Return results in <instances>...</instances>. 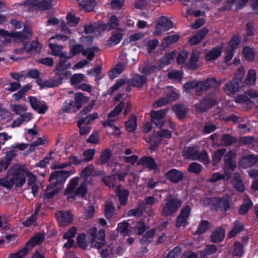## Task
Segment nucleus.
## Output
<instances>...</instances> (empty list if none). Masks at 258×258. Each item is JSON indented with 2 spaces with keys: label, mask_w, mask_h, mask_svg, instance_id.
<instances>
[{
  "label": "nucleus",
  "mask_w": 258,
  "mask_h": 258,
  "mask_svg": "<svg viewBox=\"0 0 258 258\" xmlns=\"http://www.w3.org/2000/svg\"><path fill=\"white\" fill-rule=\"evenodd\" d=\"M26 176L28 178V185L36 183L37 177L27 167L24 165H15L8 171L6 177L0 179V185L7 188H11L14 184L17 187H21L26 182Z\"/></svg>",
  "instance_id": "f257e3e1"
},
{
  "label": "nucleus",
  "mask_w": 258,
  "mask_h": 258,
  "mask_svg": "<svg viewBox=\"0 0 258 258\" xmlns=\"http://www.w3.org/2000/svg\"><path fill=\"white\" fill-rule=\"evenodd\" d=\"M10 23L16 29H21L23 26L22 32L12 31L9 33L7 31L0 29L1 42L7 43L10 42L13 40L23 42L31 36L32 32L30 28L26 25H23L21 22L13 19L11 21Z\"/></svg>",
  "instance_id": "f03ea898"
},
{
  "label": "nucleus",
  "mask_w": 258,
  "mask_h": 258,
  "mask_svg": "<svg viewBox=\"0 0 258 258\" xmlns=\"http://www.w3.org/2000/svg\"><path fill=\"white\" fill-rule=\"evenodd\" d=\"M55 76L48 80L44 81L41 79L37 80V84L41 88H52L61 84L64 78V67L61 61L56 66Z\"/></svg>",
  "instance_id": "7ed1b4c3"
},
{
  "label": "nucleus",
  "mask_w": 258,
  "mask_h": 258,
  "mask_svg": "<svg viewBox=\"0 0 258 258\" xmlns=\"http://www.w3.org/2000/svg\"><path fill=\"white\" fill-rule=\"evenodd\" d=\"M217 104L215 93L211 92L205 95L199 103L195 105V111L197 113H203L208 111Z\"/></svg>",
  "instance_id": "20e7f679"
},
{
  "label": "nucleus",
  "mask_w": 258,
  "mask_h": 258,
  "mask_svg": "<svg viewBox=\"0 0 258 258\" xmlns=\"http://www.w3.org/2000/svg\"><path fill=\"white\" fill-rule=\"evenodd\" d=\"M52 2L53 0H25L18 5L25 11L46 10L51 7Z\"/></svg>",
  "instance_id": "39448f33"
},
{
  "label": "nucleus",
  "mask_w": 258,
  "mask_h": 258,
  "mask_svg": "<svg viewBox=\"0 0 258 258\" xmlns=\"http://www.w3.org/2000/svg\"><path fill=\"white\" fill-rule=\"evenodd\" d=\"M165 204L162 211L161 214L164 217L172 215L176 212L182 205V201L169 195L165 199Z\"/></svg>",
  "instance_id": "423d86ee"
},
{
  "label": "nucleus",
  "mask_w": 258,
  "mask_h": 258,
  "mask_svg": "<svg viewBox=\"0 0 258 258\" xmlns=\"http://www.w3.org/2000/svg\"><path fill=\"white\" fill-rule=\"evenodd\" d=\"M45 238V235L43 233H37L35 235L27 242L26 246L22 249L19 250L17 253L11 254L9 258H22L24 256L29 248H32L37 244H40Z\"/></svg>",
  "instance_id": "0eeeda50"
},
{
  "label": "nucleus",
  "mask_w": 258,
  "mask_h": 258,
  "mask_svg": "<svg viewBox=\"0 0 258 258\" xmlns=\"http://www.w3.org/2000/svg\"><path fill=\"white\" fill-rule=\"evenodd\" d=\"M64 37L62 35H56L55 37H52L49 40V47L51 50V54L53 55L59 56L60 60L59 63L62 61L64 66V59L63 58V46L60 45V42H64Z\"/></svg>",
  "instance_id": "6e6552de"
},
{
  "label": "nucleus",
  "mask_w": 258,
  "mask_h": 258,
  "mask_svg": "<svg viewBox=\"0 0 258 258\" xmlns=\"http://www.w3.org/2000/svg\"><path fill=\"white\" fill-rule=\"evenodd\" d=\"M97 230L96 227H93L88 230L87 233L90 235L89 238L91 244H93L92 246L99 249L105 244V232L104 229H101L97 234Z\"/></svg>",
  "instance_id": "1a4fd4ad"
},
{
  "label": "nucleus",
  "mask_w": 258,
  "mask_h": 258,
  "mask_svg": "<svg viewBox=\"0 0 258 258\" xmlns=\"http://www.w3.org/2000/svg\"><path fill=\"white\" fill-rule=\"evenodd\" d=\"M221 84L222 80H217L216 78H208L204 81H198L199 93L201 94L212 88H214L216 90L219 88Z\"/></svg>",
  "instance_id": "9d476101"
},
{
  "label": "nucleus",
  "mask_w": 258,
  "mask_h": 258,
  "mask_svg": "<svg viewBox=\"0 0 258 258\" xmlns=\"http://www.w3.org/2000/svg\"><path fill=\"white\" fill-rule=\"evenodd\" d=\"M255 98L258 97V92L254 90H248L243 95H240L235 98V101L237 103L244 104L247 109H250L254 105V102L250 99Z\"/></svg>",
  "instance_id": "9b49d317"
},
{
  "label": "nucleus",
  "mask_w": 258,
  "mask_h": 258,
  "mask_svg": "<svg viewBox=\"0 0 258 258\" xmlns=\"http://www.w3.org/2000/svg\"><path fill=\"white\" fill-rule=\"evenodd\" d=\"M173 27V23L167 18L162 16L157 20V23L155 24L156 30L154 32V35L159 36L163 31H166Z\"/></svg>",
  "instance_id": "f8f14e48"
},
{
  "label": "nucleus",
  "mask_w": 258,
  "mask_h": 258,
  "mask_svg": "<svg viewBox=\"0 0 258 258\" xmlns=\"http://www.w3.org/2000/svg\"><path fill=\"white\" fill-rule=\"evenodd\" d=\"M190 207L186 205L182 208L180 214L177 216L175 222V226L177 228L184 226L187 224V220L190 215Z\"/></svg>",
  "instance_id": "ddd939ff"
},
{
  "label": "nucleus",
  "mask_w": 258,
  "mask_h": 258,
  "mask_svg": "<svg viewBox=\"0 0 258 258\" xmlns=\"http://www.w3.org/2000/svg\"><path fill=\"white\" fill-rule=\"evenodd\" d=\"M29 101L31 107L34 110L37 111L39 114L45 113L48 108L45 102L40 101L35 97H29Z\"/></svg>",
  "instance_id": "4468645a"
},
{
  "label": "nucleus",
  "mask_w": 258,
  "mask_h": 258,
  "mask_svg": "<svg viewBox=\"0 0 258 258\" xmlns=\"http://www.w3.org/2000/svg\"><path fill=\"white\" fill-rule=\"evenodd\" d=\"M224 161L226 170L234 171L236 167L235 161V155L232 151H229L224 156ZM228 177H230V175H228L227 171H225Z\"/></svg>",
  "instance_id": "2eb2a0df"
},
{
  "label": "nucleus",
  "mask_w": 258,
  "mask_h": 258,
  "mask_svg": "<svg viewBox=\"0 0 258 258\" xmlns=\"http://www.w3.org/2000/svg\"><path fill=\"white\" fill-rule=\"evenodd\" d=\"M165 177L172 183H177L182 181L185 176L182 171L172 169L166 173Z\"/></svg>",
  "instance_id": "dca6fc26"
},
{
  "label": "nucleus",
  "mask_w": 258,
  "mask_h": 258,
  "mask_svg": "<svg viewBox=\"0 0 258 258\" xmlns=\"http://www.w3.org/2000/svg\"><path fill=\"white\" fill-rule=\"evenodd\" d=\"M216 210L226 211L229 208V201L227 198H214L212 203Z\"/></svg>",
  "instance_id": "f3484780"
},
{
  "label": "nucleus",
  "mask_w": 258,
  "mask_h": 258,
  "mask_svg": "<svg viewBox=\"0 0 258 258\" xmlns=\"http://www.w3.org/2000/svg\"><path fill=\"white\" fill-rule=\"evenodd\" d=\"M104 25L103 23L98 21L93 23L85 24L84 26V32L86 34H91L95 32H100L103 31Z\"/></svg>",
  "instance_id": "a211bd4d"
},
{
  "label": "nucleus",
  "mask_w": 258,
  "mask_h": 258,
  "mask_svg": "<svg viewBox=\"0 0 258 258\" xmlns=\"http://www.w3.org/2000/svg\"><path fill=\"white\" fill-rule=\"evenodd\" d=\"M199 150L198 147H184L182 151V155L185 159L196 160L198 158Z\"/></svg>",
  "instance_id": "6ab92c4d"
},
{
  "label": "nucleus",
  "mask_w": 258,
  "mask_h": 258,
  "mask_svg": "<svg viewBox=\"0 0 258 258\" xmlns=\"http://www.w3.org/2000/svg\"><path fill=\"white\" fill-rule=\"evenodd\" d=\"M51 184L57 186L59 183L64 181V171L63 170H58L53 172L49 177Z\"/></svg>",
  "instance_id": "aec40b11"
},
{
  "label": "nucleus",
  "mask_w": 258,
  "mask_h": 258,
  "mask_svg": "<svg viewBox=\"0 0 258 258\" xmlns=\"http://www.w3.org/2000/svg\"><path fill=\"white\" fill-rule=\"evenodd\" d=\"M115 193L119 198L120 205H126L130 193L128 190L126 189L122 185H119L115 189Z\"/></svg>",
  "instance_id": "412c9836"
},
{
  "label": "nucleus",
  "mask_w": 258,
  "mask_h": 258,
  "mask_svg": "<svg viewBox=\"0 0 258 258\" xmlns=\"http://www.w3.org/2000/svg\"><path fill=\"white\" fill-rule=\"evenodd\" d=\"M241 86V84L232 80L225 85L224 91L228 95H232L238 91Z\"/></svg>",
  "instance_id": "4be33fe9"
},
{
  "label": "nucleus",
  "mask_w": 258,
  "mask_h": 258,
  "mask_svg": "<svg viewBox=\"0 0 258 258\" xmlns=\"http://www.w3.org/2000/svg\"><path fill=\"white\" fill-rule=\"evenodd\" d=\"M172 108L176 116L180 120H182L185 118L188 111V108L187 106L181 104L174 105Z\"/></svg>",
  "instance_id": "5701e85b"
},
{
  "label": "nucleus",
  "mask_w": 258,
  "mask_h": 258,
  "mask_svg": "<svg viewBox=\"0 0 258 258\" xmlns=\"http://www.w3.org/2000/svg\"><path fill=\"white\" fill-rule=\"evenodd\" d=\"M147 78L144 75L136 74L131 80L130 86L141 88L147 83Z\"/></svg>",
  "instance_id": "b1692460"
},
{
  "label": "nucleus",
  "mask_w": 258,
  "mask_h": 258,
  "mask_svg": "<svg viewBox=\"0 0 258 258\" xmlns=\"http://www.w3.org/2000/svg\"><path fill=\"white\" fill-rule=\"evenodd\" d=\"M138 165L146 166L150 170H156L158 166L154 159L150 156H144L141 158L137 163Z\"/></svg>",
  "instance_id": "393cba45"
},
{
  "label": "nucleus",
  "mask_w": 258,
  "mask_h": 258,
  "mask_svg": "<svg viewBox=\"0 0 258 258\" xmlns=\"http://www.w3.org/2000/svg\"><path fill=\"white\" fill-rule=\"evenodd\" d=\"M200 57V52L198 50L193 51L190 56V58L187 63V67L188 69L196 70L199 66L198 64V61Z\"/></svg>",
  "instance_id": "a878e982"
},
{
  "label": "nucleus",
  "mask_w": 258,
  "mask_h": 258,
  "mask_svg": "<svg viewBox=\"0 0 258 258\" xmlns=\"http://www.w3.org/2000/svg\"><path fill=\"white\" fill-rule=\"evenodd\" d=\"M208 32L209 30L207 28L201 29L189 39V44L190 45L199 44L204 39Z\"/></svg>",
  "instance_id": "bb28decb"
},
{
  "label": "nucleus",
  "mask_w": 258,
  "mask_h": 258,
  "mask_svg": "<svg viewBox=\"0 0 258 258\" xmlns=\"http://www.w3.org/2000/svg\"><path fill=\"white\" fill-rule=\"evenodd\" d=\"M89 100V98L83 95L81 93H77L75 96V102L70 101L69 103L71 106H75L78 110L80 109L83 105L86 104Z\"/></svg>",
  "instance_id": "cd10ccee"
},
{
  "label": "nucleus",
  "mask_w": 258,
  "mask_h": 258,
  "mask_svg": "<svg viewBox=\"0 0 258 258\" xmlns=\"http://www.w3.org/2000/svg\"><path fill=\"white\" fill-rule=\"evenodd\" d=\"M50 184L47 186L45 191V194L43 196V199L45 202H48L49 199L53 198L55 195H57L60 192V188L54 186V188L52 187L51 185Z\"/></svg>",
  "instance_id": "c85d7f7f"
},
{
  "label": "nucleus",
  "mask_w": 258,
  "mask_h": 258,
  "mask_svg": "<svg viewBox=\"0 0 258 258\" xmlns=\"http://www.w3.org/2000/svg\"><path fill=\"white\" fill-rule=\"evenodd\" d=\"M231 183L238 191L242 192L244 190V185L238 173H234L231 180Z\"/></svg>",
  "instance_id": "c756f323"
},
{
  "label": "nucleus",
  "mask_w": 258,
  "mask_h": 258,
  "mask_svg": "<svg viewBox=\"0 0 258 258\" xmlns=\"http://www.w3.org/2000/svg\"><path fill=\"white\" fill-rule=\"evenodd\" d=\"M225 237V230L222 227L214 230L211 235V240L213 242H219L222 241Z\"/></svg>",
  "instance_id": "7c9ffc66"
},
{
  "label": "nucleus",
  "mask_w": 258,
  "mask_h": 258,
  "mask_svg": "<svg viewBox=\"0 0 258 258\" xmlns=\"http://www.w3.org/2000/svg\"><path fill=\"white\" fill-rule=\"evenodd\" d=\"M77 232V228L73 226L66 232V239H68L67 242L66 243V247H71L74 244L75 241L73 239L76 235Z\"/></svg>",
  "instance_id": "2f4dec72"
},
{
  "label": "nucleus",
  "mask_w": 258,
  "mask_h": 258,
  "mask_svg": "<svg viewBox=\"0 0 258 258\" xmlns=\"http://www.w3.org/2000/svg\"><path fill=\"white\" fill-rule=\"evenodd\" d=\"M180 36L178 34L167 36L163 39L161 45L163 48H167L170 45L177 42Z\"/></svg>",
  "instance_id": "473e14b6"
},
{
  "label": "nucleus",
  "mask_w": 258,
  "mask_h": 258,
  "mask_svg": "<svg viewBox=\"0 0 258 258\" xmlns=\"http://www.w3.org/2000/svg\"><path fill=\"white\" fill-rule=\"evenodd\" d=\"M237 142V139L230 135L225 134L222 135L220 140V144L221 146L227 147L232 145Z\"/></svg>",
  "instance_id": "72a5a7b5"
},
{
  "label": "nucleus",
  "mask_w": 258,
  "mask_h": 258,
  "mask_svg": "<svg viewBox=\"0 0 258 258\" xmlns=\"http://www.w3.org/2000/svg\"><path fill=\"white\" fill-rule=\"evenodd\" d=\"M41 48L40 44L37 41L32 42L31 43H26L24 45L23 49L26 52H38Z\"/></svg>",
  "instance_id": "f704fd0d"
},
{
  "label": "nucleus",
  "mask_w": 258,
  "mask_h": 258,
  "mask_svg": "<svg viewBox=\"0 0 258 258\" xmlns=\"http://www.w3.org/2000/svg\"><path fill=\"white\" fill-rule=\"evenodd\" d=\"M41 205L40 204H37L36 205V209L35 213L31 215L29 219L24 221L23 222V225L24 226L27 227V226H30L32 225H35L36 224V215L38 214L39 212V211L41 208Z\"/></svg>",
  "instance_id": "c9c22d12"
},
{
  "label": "nucleus",
  "mask_w": 258,
  "mask_h": 258,
  "mask_svg": "<svg viewBox=\"0 0 258 258\" xmlns=\"http://www.w3.org/2000/svg\"><path fill=\"white\" fill-rule=\"evenodd\" d=\"M103 31L111 30L119 26V21L118 18L114 15H113L110 18L109 22L106 23H103Z\"/></svg>",
  "instance_id": "e433bc0d"
},
{
  "label": "nucleus",
  "mask_w": 258,
  "mask_h": 258,
  "mask_svg": "<svg viewBox=\"0 0 258 258\" xmlns=\"http://www.w3.org/2000/svg\"><path fill=\"white\" fill-rule=\"evenodd\" d=\"M221 49L220 47H216L209 51L206 54L207 60H212L220 56L221 54Z\"/></svg>",
  "instance_id": "4c0bfd02"
},
{
  "label": "nucleus",
  "mask_w": 258,
  "mask_h": 258,
  "mask_svg": "<svg viewBox=\"0 0 258 258\" xmlns=\"http://www.w3.org/2000/svg\"><path fill=\"white\" fill-rule=\"evenodd\" d=\"M252 203L248 197H246L244 201L243 204L239 209L238 212L241 215H244L247 213L248 210L251 208Z\"/></svg>",
  "instance_id": "58836bf2"
},
{
  "label": "nucleus",
  "mask_w": 258,
  "mask_h": 258,
  "mask_svg": "<svg viewBox=\"0 0 258 258\" xmlns=\"http://www.w3.org/2000/svg\"><path fill=\"white\" fill-rule=\"evenodd\" d=\"M80 21V18L77 17L75 13L70 12L67 16V22L66 24L70 27H75Z\"/></svg>",
  "instance_id": "ea45409f"
},
{
  "label": "nucleus",
  "mask_w": 258,
  "mask_h": 258,
  "mask_svg": "<svg viewBox=\"0 0 258 258\" xmlns=\"http://www.w3.org/2000/svg\"><path fill=\"white\" fill-rule=\"evenodd\" d=\"M126 128L128 132H134L137 127V118L134 115H131L128 121L125 122Z\"/></svg>",
  "instance_id": "a19ab883"
},
{
  "label": "nucleus",
  "mask_w": 258,
  "mask_h": 258,
  "mask_svg": "<svg viewBox=\"0 0 258 258\" xmlns=\"http://www.w3.org/2000/svg\"><path fill=\"white\" fill-rule=\"evenodd\" d=\"M111 151L109 149H106L100 155V159L96 162L97 164L102 165L108 162L111 156Z\"/></svg>",
  "instance_id": "79ce46f5"
},
{
  "label": "nucleus",
  "mask_w": 258,
  "mask_h": 258,
  "mask_svg": "<svg viewBox=\"0 0 258 258\" xmlns=\"http://www.w3.org/2000/svg\"><path fill=\"white\" fill-rule=\"evenodd\" d=\"M99 50L100 49L96 46L87 47L85 50L83 51L82 54L85 56H87L89 60H92L95 56V53L98 52Z\"/></svg>",
  "instance_id": "37998d69"
},
{
  "label": "nucleus",
  "mask_w": 258,
  "mask_h": 258,
  "mask_svg": "<svg viewBox=\"0 0 258 258\" xmlns=\"http://www.w3.org/2000/svg\"><path fill=\"white\" fill-rule=\"evenodd\" d=\"M101 180L109 188H114L116 182V175L112 174L110 176H104L102 178Z\"/></svg>",
  "instance_id": "c03bdc74"
},
{
  "label": "nucleus",
  "mask_w": 258,
  "mask_h": 258,
  "mask_svg": "<svg viewBox=\"0 0 258 258\" xmlns=\"http://www.w3.org/2000/svg\"><path fill=\"white\" fill-rule=\"evenodd\" d=\"M211 227V224L207 220H202L196 233L198 235L203 234Z\"/></svg>",
  "instance_id": "a18cd8bd"
},
{
  "label": "nucleus",
  "mask_w": 258,
  "mask_h": 258,
  "mask_svg": "<svg viewBox=\"0 0 258 258\" xmlns=\"http://www.w3.org/2000/svg\"><path fill=\"white\" fill-rule=\"evenodd\" d=\"M243 229V225L239 221H236L234 224V227L229 232L228 237L232 238L235 236L238 233H240Z\"/></svg>",
  "instance_id": "49530a36"
},
{
  "label": "nucleus",
  "mask_w": 258,
  "mask_h": 258,
  "mask_svg": "<svg viewBox=\"0 0 258 258\" xmlns=\"http://www.w3.org/2000/svg\"><path fill=\"white\" fill-rule=\"evenodd\" d=\"M98 114L97 112H95L92 114H90L84 117H82L78 121H79V124L80 125L81 124L86 123V124L89 125L91 123L92 121H93L95 119L98 118Z\"/></svg>",
  "instance_id": "de8ad7c7"
},
{
  "label": "nucleus",
  "mask_w": 258,
  "mask_h": 258,
  "mask_svg": "<svg viewBox=\"0 0 258 258\" xmlns=\"http://www.w3.org/2000/svg\"><path fill=\"white\" fill-rule=\"evenodd\" d=\"M256 80V73L253 69L249 70L247 75L244 80V83L247 85H253Z\"/></svg>",
  "instance_id": "09e8293b"
},
{
  "label": "nucleus",
  "mask_w": 258,
  "mask_h": 258,
  "mask_svg": "<svg viewBox=\"0 0 258 258\" xmlns=\"http://www.w3.org/2000/svg\"><path fill=\"white\" fill-rule=\"evenodd\" d=\"M217 247L214 245H210L203 250L201 251V257L202 258H207V256L213 254L216 252Z\"/></svg>",
  "instance_id": "8fccbe9b"
},
{
  "label": "nucleus",
  "mask_w": 258,
  "mask_h": 258,
  "mask_svg": "<svg viewBox=\"0 0 258 258\" xmlns=\"http://www.w3.org/2000/svg\"><path fill=\"white\" fill-rule=\"evenodd\" d=\"M161 66H159L158 67H156L155 65H151L149 64H147L142 70V73L144 74L146 76H149L151 73L154 72L155 70H160L161 69Z\"/></svg>",
  "instance_id": "3c124183"
},
{
  "label": "nucleus",
  "mask_w": 258,
  "mask_h": 258,
  "mask_svg": "<svg viewBox=\"0 0 258 258\" xmlns=\"http://www.w3.org/2000/svg\"><path fill=\"white\" fill-rule=\"evenodd\" d=\"M226 151V149L224 148L218 149L216 151L213 158L212 163L213 165H216L221 160Z\"/></svg>",
  "instance_id": "603ef678"
},
{
  "label": "nucleus",
  "mask_w": 258,
  "mask_h": 258,
  "mask_svg": "<svg viewBox=\"0 0 258 258\" xmlns=\"http://www.w3.org/2000/svg\"><path fill=\"white\" fill-rule=\"evenodd\" d=\"M13 114L9 111L6 110L1 105H0V120H5L6 121H9L12 119Z\"/></svg>",
  "instance_id": "864d4df0"
},
{
  "label": "nucleus",
  "mask_w": 258,
  "mask_h": 258,
  "mask_svg": "<svg viewBox=\"0 0 258 258\" xmlns=\"http://www.w3.org/2000/svg\"><path fill=\"white\" fill-rule=\"evenodd\" d=\"M115 208L112 203H109L105 205L104 215L107 219H110L113 215Z\"/></svg>",
  "instance_id": "5fc2aeb1"
},
{
  "label": "nucleus",
  "mask_w": 258,
  "mask_h": 258,
  "mask_svg": "<svg viewBox=\"0 0 258 258\" xmlns=\"http://www.w3.org/2000/svg\"><path fill=\"white\" fill-rule=\"evenodd\" d=\"M95 104V100H92L88 106L83 108V110L77 115V117L79 119L84 117V116L87 115L91 111Z\"/></svg>",
  "instance_id": "6e6d98bb"
},
{
  "label": "nucleus",
  "mask_w": 258,
  "mask_h": 258,
  "mask_svg": "<svg viewBox=\"0 0 258 258\" xmlns=\"http://www.w3.org/2000/svg\"><path fill=\"white\" fill-rule=\"evenodd\" d=\"M183 87L185 91H188L192 88H196V94L200 96L201 94L198 92V81H189L185 83Z\"/></svg>",
  "instance_id": "4d7b16f0"
},
{
  "label": "nucleus",
  "mask_w": 258,
  "mask_h": 258,
  "mask_svg": "<svg viewBox=\"0 0 258 258\" xmlns=\"http://www.w3.org/2000/svg\"><path fill=\"white\" fill-rule=\"evenodd\" d=\"M242 53L246 60L251 61L254 57V52L252 49L249 46H245L243 48Z\"/></svg>",
  "instance_id": "13d9d810"
},
{
  "label": "nucleus",
  "mask_w": 258,
  "mask_h": 258,
  "mask_svg": "<svg viewBox=\"0 0 258 258\" xmlns=\"http://www.w3.org/2000/svg\"><path fill=\"white\" fill-rule=\"evenodd\" d=\"M242 160L245 163H247V165L248 166H253L258 161L257 157L252 154H249L243 157Z\"/></svg>",
  "instance_id": "bf43d9fd"
},
{
  "label": "nucleus",
  "mask_w": 258,
  "mask_h": 258,
  "mask_svg": "<svg viewBox=\"0 0 258 258\" xmlns=\"http://www.w3.org/2000/svg\"><path fill=\"white\" fill-rule=\"evenodd\" d=\"M167 109H162L160 111H152L150 115L152 119H162L165 116Z\"/></svg>",
  "instance_id": "052dcab7"
},
{
  "label": "nucleus",
  "mask_w": 258,
  "mask_h": 258,
  "mask_svg": "<svg viewBox=\"0 0 258 258\" xmlns=\"http://www.w3.org/2000/svg\"><path fill=\"white\" fill-rule=\"evenodd\" d=\"M95 150L92 149H89L84 151L83 153L84 162H88L91 161L95 155Z\"/></svg>",
  "instance_id": "680f3d73"
},
{
  "label": "nucleus",
  "mask_w": 258,
  "mask_h": 258,
  "mask_svg": "<svg viewBox=\"0 0 258 258\" xmlns=\"http://www.w3.org/2000/svg\"><path fill=\"white\" fill-rule=\"evenodd\" d=\"M122 39V34L121 33H116L113 34L111 37H110L108 41V45H115L118 43Z\"/></svg>",
  "instance_id": "e2e57ef3"
},
{
  "label": "nucleus",
  "mask_w": 258,
  "mask_h": 258,
  "mask_svg": "<svg viewBox=\"0 0 258 258\" xmlns=\"http://www.w3.org/2000/svg\"><path fill=\"white\" fill-rule=\"evenodd\" d=\"M11 110L17 115H20L27 110L25 105L22 104H13L10 105Z\"/></svg>",
  "instance_id": "0e129e2a"
},
{
  "label": "nucleus",
  "mask_w": 258,
  "mask_h": 258,
  "mask_svg": "<svg viewBox=\"0 0 258 258\" xmlns=\"http://www.w3.org/2000/svg\"><path fill=\"white\" fill-rule=\"evenodd\" d=\"M125 103L123 101L120 102L108 114V117L111 118L119 114L124 107Z\"/></svg>",
  "instance_id": "69168bd1"
},
{
  "label": "nucleus",
  "mask_w": 258,
  "mask_h": 258,
  "mask_svg": "<svg viewBox=\"0 0 258 258\" xmlns=\"http://www.w3.org/2000/svg\"><path fill=\"white\" fill-rule=\"evenodd\" d=\"M237 142L240 145H249L255 142V138L252 136H246L240 138Z\"/></svg>",
  "instance_id": "338daca9"
},
{
  "label": "nucleus",
  "mask_w": 258,
  "mask_h": 258,
  "mask_svg": "<svg viewBox=\"0 0 258 258\" xmlns=\"http://www.w3.org/2000/svg\"><path fill=\"white\" fill-rule=\"evenodd\" d=\"M86 185L87 184L85 181L82 182L80 185L76 190L75 193V195L77 196H81V197L85 196L87 191Z\"/></svg>",
  "instance_id": "774afa93"
}]
</instances>
